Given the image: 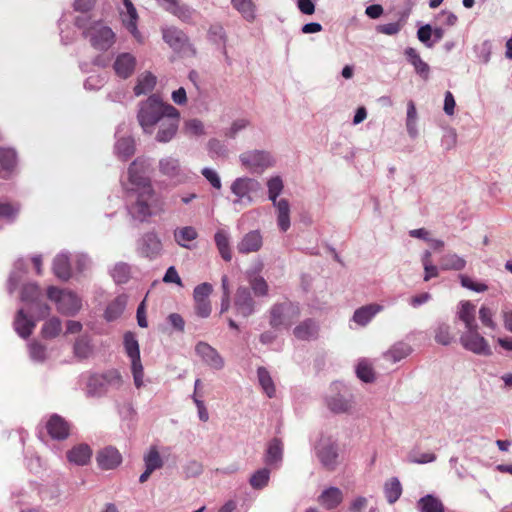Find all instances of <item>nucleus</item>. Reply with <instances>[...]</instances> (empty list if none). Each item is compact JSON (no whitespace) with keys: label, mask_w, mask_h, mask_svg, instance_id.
I'll return each mask as SVG.
<instances>
[{"label":"nucleus","mask_w":512,"mask_h":512,"mask_svg":"<svg viewBox=\"0 0 512 512\" xmlns=\"http://www.w3.org/2000/svg\"><path fill=\"white\" fill-rule=\"evenodd\" d=\"M343 501V492L338 487L325 488L318 496V503L325 509H334Z\"/></svg>","instance_id":"31"},{"label":"nucleus","mask_w":512,"mask_h":512,"mask_svg":"<svg viewBox=\"0 0 512 512\" xmlns=\"http://www.w3.org/2000/svg\"><path fill=\"white\" fill-rule=\"evenodd\" d=\"M456 317L463 323L464 329L478 325L476 322V306L468 300L459 302Z\"/></svg>","instance_id":"29"},{"label":"nucleus","mask_w":512,"mask_h":512,"mask_svg":"<svg viewBox=\"0 0 512 512\" xmlns=\"http://www.w3.org/2000/svg\"><path fill=\"white\" fill-rule=\"evenodd\" d=\"M241 167L252 174H262L276 164L271 152L262 149H250L239 155Z\"/></svg>","instance_id":"7"},{"label":"nucleus","mask_w":512,"mask_h":512,"mask_svg":"<svg viewBox=\"0 0 512 512\" xmlns=\"http://www.w3.org/2000/svg\"><path fill=\"white\" fill-rule=\"evenodd\" d=\"M91 458L92 449L84 443L77 444L67 451V460L73 465L85 466L90 463Z\"/></svg>","instance_id":"26"},{"label":"nucleus","mask_w":512,"mask_h":512,"mask_svg":"<svg viewBox=\"0 0 512 512\" xmlns=\"http://www.w3.org/2000/svg\"><path fill=\"white\" fill-rule=\"evenodd\" d=\"M294 336L299 340H311L317 336L318 325L315 321L307 319L294 328Z\"/></svg>","instance_id":"38"},{"label":"nucleus","mask_w":512,"mask_h":512,"mask_svg":"<svg viewBox=\"0 0 512 512\" xmlns=\"http://www.w3.org/2000/svg\"><path fill=\"white\" fill-rule=\"evenodd\" d=\"M175 242L186 249L193 248V242L198 237V232L193 226L177 227L173 232Z\"/></svg>","instance_id":"32"},{"label":"nucleus","mask_w":512,"mask_h":512,"mask_svg":"<svg viewBox=\"0 0 512 512\" xmlns=\"http://www.w3.org/2000/svg\"><path fill=\"white\" fill-rule=\"evenodd\" d=\"M29 355L33 361L44 362L47 358L46 346L39 342H32L29 345Z\"/></svg>","instance_id":"60"},{"label":"nucleus","mask_w":512,"mask_h":512,"mask_svg":"<svg viewBox=\"0 0 512 512\" xmlns=\"http://www.w3.org/2000/svg\"><path fill=\"white\" fill-rule=\"evenodd\" d=\"M171 113H174V106L164 103L157 95H151L139 104L137 120L145 134H153L157 123Z\"/></svg>","instance_id":"2"},{"label":"nucleus","mask_w":512,"mask_h":512,"mask_svg":"<svg viewBox=\"0 0 512 512\" xmlns=\"http://www.w3.org/2000/svg\"><path fill=\"white\" fill-rule=\"evenodd\" d=\"M41 292L36 284H27L21 292V300L29 312L35 313L39 318L50 314V307L40 301Z\"/></svg>","instance_id":"13"},{"label":"nucleus","mask_w":512,"mask_h":512,"mask_svg":"<svg viewBox=\"0 0 512 512\" xmlns=\"http://www.w3.org/2000/svg\"><path fill=\"white\" fill-rule=\"evenodd\" d=\"M29 310L24 306L17 311L14 328L19 336L27 338L36 326L35 320L28 316Z\"/></svg>","instance_id":"28"},{"label":"nucleus","mask_w":512,"mask_h":512,"mask_svg":"<svg viewBox=\"0 0 512 512\" xmlns=\"http://www.w3.org/2000/svg\"><path fill=\"white\" fill-rule=\"evenodd\" d=\"M262 191L261 183L252 177L241 176L230 185L231 203L237 210H242L255 203Z\"/></svg>","instance_id":"3"},{"label":"nucleus","mask_w":512,"mask_h":512,"mask_svg":"<svg viewBox=\"0 0 512 512\" xmlns=\"http://www.w3.org/2000/svg\"><path fill=\"white\" fill-rule=\"evenodd\" d=\"M138 251L142 256L154 259L161 254V240L155 233H147L140 239Z\"/></svg>","instance_id":"24"},{"label":"nucleus","mask_w":512,"mask_h":512,"mask_svg":"<svg viewBox=\"0 0 512 512\" xmlns=\"http://www.w3.org/2000/svg\"><path fill=\"white\" fill-rule=\"evenodd\" d=\"M54 274L62 280H68L71 276L68 256L64 253L58 254L53 262Z\"/></svg>","instance_id":"43"},{"label":"nucleus","mask_w":512,"mask_h":512,"mask_svg":"<svg viewBox=\"0 0 512 512\" xmlns=\"http://www.w3.org/2000/svg\"><path fill=\"white\" fill-rule=\"evenodd\" d=\"M163 40L175 52L181 53L186 56L195 55L196 50L190 42L187 34L177 27H168L163 29Z\"/></svg>","instance_id":"12"},{"label":"nucleus","mask_w":512,"mask_h":512,"mask_svg":"<svg viewBox=\"0 0 512 512\" xmlns=\"http://www.w3.org/2000/svg\"><path fill=\"white\" fill-rule=\"evenodd\" d=\"M459 342L465 350L475 355L486 357L492 355L491 346L480 333L478 325L464 329L459 337Z\"/></svg>","instance_id":"10"},{"label":"nucleus","mask_w":512,"mask_h":512,"mask_svg":"<svg viewBox=\"0 0 512 512\" xmlns=\"http://www.w3.org/2000/svg\"><path fill=\"white\" fill-rule=\"evenodd\" d=\"M263 246V236L259 230H252L244 234L237 243V251L240 254L258 252Z\"/></svg>","instance_id":"25"},{"label":"nucleus","mask_w":512,"mask_h":512,"mask_svg":"<svg viewBox=\"0 0 512 512\" xmlns=\"http://www.w3.org/2000/svg\"><path fill=\"white\" fill-rule=\"evenodd\" d=\"M434 340L440 345H450L454 341V333L449 323L439 321L433 329Z\"/></svg>","instance_id":"36"},{"label":"nucleus","mask_w":512,"mask_h":512,"mask_svg":"<svg viewBox=\"0 0 512 512\" xmlns=\"http://www.w3.org/2000/svg\"><path fill=\"white\" fill-rule=\"evenodd\" d=\"M127 305V297L125 295L118 296L109 304L105 311V317L108 321H112L119 317Z\"/></svg>","instance_id":"53"},{"label":"nucleus","mask_w":512,"mask_h":512,"mask_svg":"<svg viewBox=\"0 0 512 512\" xmlns=\"http://www.w3.org/2000/svg\"><path fill=\"white\" fill-rule=\"evenodd\" d=\"M160 173L175 184L185 183L189 179V172L183 168L179 159L167 156L159 160Z\"/></svg>","instance_id":"15"},{"label":"nucleus","mask_w":512,"mask_h":512,"mask_svg":"<svg viewBox=\"0 0 512 512\" xmlns=\"http://www.w3.org/2000/svg\"><path fill=\"white\" fill-rule=\"evenodd\" d=\"M404 55L413 66L415 73L423 80H428L430 77V66L421 58L419 52L415 48L408 47L404 50Z\"/></svg>","instance_id":"27"},{"label":"nucleus","mask_w":512,"mask_h":512,"mask_svg":"<svg viewBox=\"0 0 512 512\" xmlns=\"http://www.w3.org/2000/svg\"><path fill=\"white\" fill-rule=\"evenodd\" d=\"M314 453L327 471H334L340 464V448L337 439L332 435L321 434L314 444Z\"/></svg>","instance_id":"4"},{"label":"nucleus","mask_w":512,"mask_h":512,"mask_svg":"<svg viewBox=\"0 0 512 512\" xmlns=\"http://www.w3.org/2000/svg\"><path fill=\"white\" fill-rule=\"evenodd\" d=\"M356 373L364 382H371L374 380V372L371 363L366 359H362L358 362Z\"/></svg>","instance_id":"59"},{"label":"nucleus","mask_w":512,"mask_h":512,"mask_svg":"<svg viewBox=\"0 0 512 512\" xmlns=\"http://www.w3.org/2000/svg\"><path fill=\"white\" fill-rule=\"evenodd\" d=\"M62 333V321L57 316L49 317L41 328V335L44 339H54Z\"/></svg>","instance_id":"40"},{"label":"nucleus","mask_w":512,"mask_h":512,"mask_svg":"<svg viewBox=\"0 0 512 512\" xmlns=\"http://www.w3.org/2000/svg\"><path fill=\"white\" fill-rule=\"evenodd\" d=\"M300 314L298 305L292 302H283L272 307L270 324L274 328L289 327Z\"/></svg>","instance_id":"11"},{"label":"nucleus","mask_w":512,"mask_h":512,"mask_svg":"<svg viewBox=\"0 0 512 512\" xmlns=\"http://www.w3.org/2000/svg\"><path fill=\"white\" fill-rule=\"evenodd\" d=\"M195 353L211 369L219 371L225 366L224 358L214 347L206 342H198L195 346Z\"/></svg>","instance_id":"18"},{"label":"nucleus","mask_w":512,"mask_h":512,"mask_svg":"<svg viewBox=\"0 0 512 512\" xmlns=\"http://www.w3.org/2000/svg\"><path fill=\"white\" fill-rule=\"evenodd\" d=\"M383 310L380 304H369L355 310L352 321L359 326H366L379 312Z\"/></svg>","instance_id":"33"},{"label":"nucleus","mask_w":512,"mask_h":512,"mask_svg":"<svg viewBox=\"0 0 512 512\" xmlns=\"http://www.w3.org/2000/svg\"><path fill=\"white\" fill-rule=\"evenodd\" d=\"M159 7L177 17L180 21L194 25L196 10L181 0H156Z\"/></svg>","instance_id":"16"},{"label":"nucleus","mask_w":512,"mask_h":512,"mask_svg":"<svg viewBox=\"0 0 512 512\" xmlns=\"http://www.w3.org/2000/svg\"><path fill=\"white\" fill-rule=\"evenodd\" d=\"M122 454L113 446H107L100 449L96 454V462L102 470H113L122 463Z\"/></svg>","instance_id":"21"},{"label":"nucleus","mask_w":512,"mask_h":512,"mask_svg":"<svg viewBox=\"0 0 512 512\" xmlns=\"http://www.w3.org/2000/svg\"><path fill=\"white\" fill-rule=\"evenodd\" d=\"M250 125L251 121L248 118L235 119L231 123V125L226 129L225 136L230 139H234L240 132L250 127Z\"/></svg>","instance_id":"58"},{"label":"nucleus","mask_w":512,"mask_h":512,"mask_svg":"<svg viewBox=\"0 0 512 512\" xmlns=\"http://www.w3.org/2000/svg\"><path fill=\"white\" fill-rule=\"evenodd\" d=\"M263 269V262L257 260L253 267L246 271L248 283L255 296L264 297L268 295L269 286L267 281L259 275Z\"/></svg>","instance_id":"20"},{"label":"nucleus","mask_w":512,"mask_h":512,"mask_svg":"<svg viewBox=\"0 0 512 512\" xmlns=\"http://www.w3.org/2000/svg\"><path fill=\"white\" fill-rule=\"evenodd\" d=\"M231 5L247 22L256 20L257 7L253 0H231Z\"/></svg>","instance_id":"34"},{"label":"nucleus","mask_w":512,"mask_h":512,"mask_svg":"<svg viewBox=\"0 0 512 512\" xmlns=\"http://www.w3.org/2000/svg\"><path fill=\"white\" fill-rule=\"evenodd\" d=\"M183 132L188 137H201L206 133L204 123L196 118L184 122Z\"/></svg>","instance_id":"54"},{"label":"nucleus","mask_w":512,"mask_h":512,"mask_svg":"<svg viewBox=\"0 0 512 512\" xmlns=\"http://www.w3.org/2000/svg\"><path fill=\"white\" fill-rule=\"evenodd\" d=\"M91 352L89 340L86 337H80L74 344V354L79 358H86Z\"/></svg>","instance_id":"64"},{"label":"nucleus","mask_w":512,"mask_h":512,"mask_svg":"<svg viewBox=\"0 0 512 512\" xmlns=\"http://www.w3.org/2000/svg\"><path fill=\"white\" fill-rule=\"evenodd\" d=\"M20 212V205L17 203L0 202V218L12 222Z\"/></svg>","instance_id":"57"},{"label":"nucleus","mask_w":512,"mask_h":512,"mask_svg":"<svg viewBox=\"0 0 512 512\" xmlns=\"http://www.w3.org/2000/svg\"><path fill=\"white\" fill-rule=\"evenodd\" d=\"M270 480V471L267 468H262L253 473L250 477L249 483L252 488L260 490L266 487Z\"/></svg>","instance_id":"55"},{"label":"nucleus","mask_w":512,"mask_h":512,"mask_svg":"<svg viewBox=\"0 0 512 512\" xmlns=\"http://www.w3.org/2000/svg\"><path fill=\"white\" fill-rule=\"evenodd\" d=\"M137 66L136 57L129 52H122L116 55L113 62V70L115 74L122 78L127 79L133 75Z\"/></svg>","instance_id":"22"},{"label":"nucleus","mask_w":512,"mask_h":512,"mask_svg":"<svg viewBox=\"0 0 512 512\" xmlns=\"http://www.w3.org/2000/svg\"><path fill=\"white\" fill-rule=\"evenodd\" d=\"M267 192H268V199L271 202H275L277 200H280L279 196L282 194L284 190V181L281 176L274 175L271 176L267 182Z\"/></svg>","instance_id":"48"},{"label":"nucleus","mask_w":512,"mask_h":512,"mask_svg":"<svg viewBox=\"0 0 512 512\" xmlns=\"http://www.w3.org/2000/svg\"><path fill=\"white\" fill-rule=\"evenodd\" d=\"M180 122V112L174 107V113L167 114L159 121L155 129V140L159 143H168L176 135Z\"/></svg>","instance_id":"14"},{"label":"nucleus","mask_w":512,"mask_h":512,"mask_svg":"<svg viewBox=\"0 0 512 512\" xmlns=\"http://www.w3.org/2000/svg\"><path fill=\"white\" fill-rule=\"evenodd\" d=\"M124 348L130 359V370L133 376L134 385L137 389L144 386V367L140 358L138 341L132 332L124 335Z\"/></svg>","instance_id":"8"},{"label":"nucleus","mask_w":512,"mask_h":512,"mask_svg":"<svg viewBox=\"0 0 512 512\" xmlns=\"http://www.w3.org/2000/svg\"><path fill=\"white\" fill-rule=\"evenodd\" d=\"M145 467L149 470H158L163 466V459L157 446H150L143 456Z\"/></svg>","instance_id":"49"},{"label":"nucleus","mask_w":512,"mask_h":512,"mask_svg":"<svg viewBox=\"0 0 512 512\" xmlns=\"http://www.w3.org/2000/svg\"><path fill=\"white\" fill-rule=\"evenodd\" d=\"M84 34L90 44L99 51H107L116 41V34L112 28L102 21L91 23Z\"/></svg>","instance_id":"9"},{"label":"nucleus","mask_w":512,"mask_h":512,"mask_svg":"<svg viewBox=\"0 0 512 512\" xmlns=\"http://www.w3.org/2000/svg\"><path fill=\"white\" fill-rule=\"evenodd\" d=\"M157 83V78L154 74L149 71L141 73L137 77V82L134 87V93L136 96L147 94L151 92Z\"/></svg>","instance_id":"37"},{"label":"nucleus","mask_w":512,"mask_h":512,"mask_svg":"<svg viewBox=\"0 0 512 512\" xmlns=\"http://www.w3.org/2000/svg\"><path fill=\"white\" fill-rule=\"evenodd\" d=\"M327 408L335 414H349L354 411L355 398L352 392L342 383L335 382L325 397Z\"/></svg>","instance_id":"6"},{"label":"nucleus","mask_w":512,"mask_h":512,"mask_svg":"<svg viewBox=\"0 0 512 512\" xmlns=\"http://www.w3.org/2000/svg\"><path fill=\"white\" fill-rule=\"evenodd\" d=\"M116 155L126 160L131 157L135 152V143L131 137H120L115 144Z\"/></svg>","instance_id":"45"},{"label":"nucleus","mask_w":512,"mask_h":512,"mask_svg":"<svg viewBox=\"0 0 512 512\" xmlns=\"http://www.w3.org/2000/svg\"><path fill=\"white\" fill-rule=\"evenodd\" d=\"M234 306L239 315L249 317L255 311V301L250 290L245 286L237 288L234 298Z\"/></svg>","instance_id":"23"},{"label":"nucleus","mask_w":512,"mask_h":512,"mask_svg":"<svg viewBox=\"0 0 512 512\" xmlns=\"http://www.w3.org/2000/svg\"><path fill=\"white\" fill-rule=\"evenodd\" d=\"M384 494L390 504L395 503L402 494V485L398 478L392 477L384 484Z\"/></svg>","instance_id":"47"},{"label":"nucleus","mask_w":512,"mask_h":512,"mask_svg":"<svg viewBox=\"0 0 512 512\" xmlns=\"http://www.w3.org/2000/svg\"><path fill=\"white\" fill-rule=\"evenodd\" d=\"M283 458V443L281 440L274 438L268 444L265 461L272 466H278Z\"/></svg>","instance_id":"39"},{"label":"nucleus","mask_w":512,"mask_h":512,"mask_svg":"<svg viewBox=\"0 0 512 512\" xmlns=\"http://www.w3.org/2000/svg\"><path fill=\"white\" fill-rule=\"evenodd\" d=\"M213 292V286L204 282L197 285L193 291L195 313L201 318H207L211 314L209 296Z\"/></svg>","instance_id":"17"},{"label":"nucleus","mask_w":512,"mask_h":512,"mask_svg":"<svg viewBox=\"0 0 512 512\" xmlns=\"http://www.w3.org/2000/svg\"><path fill=\"white\" fill-rule=\"evenodd\" d=\"M94 381L99 382L100 385L119 388L123 384V377L118 370L111 369L104 372L99 378H95Z\"/></svg>","instance_id":"50"},{"label":"nucleus","mask_w":512,"mask_h":512,"mask_svg":"<svg viewBox=\"0 0 512 512\" xmlns=\"http://www.w3.org/2000/svg\"><path fill=\"white\" fill-rule=\"evenodd\" d=\"M465 266L466 260L455 253H448L441 259V268L443 270L460 271L463 270Z\"/></svg>","instance_id":"52"},{"label":"nucleus","mask_w":512,"mask_h":512,"mask_svg":"<svg viewBox=\"0 0 512 512\" xmlns=\"http://www.w3.org/2000/svg\"><path fill=\"white\" fill-rule=\"evenodd\" d=\"M47 430L55 439H65L69 435L68 423L58 415H53L47 423Z\"/></svg>","instance_id":"35"},{"label":"nucleus","mask_w":512,"mask_h":512,"mask_svg":"<svg viewBox=\"0 0 512 512\" xmlns=\"http://www.w3.org/2000/svg\"><path fill=\"white\" fill-rule=\"evenodd\" d=\"M257 377L263 392L269 398H272L276 393V388L270 373L267 371L266 368L259 367L257 369Z\"/></svg>","instance_id":"46"},{"label":"nucleus","mask_w":512,"mask_h":512,"mask_svg":"<svg viewBox=\"0 0 512 512\" xmlns=\"http://www.w3.org/2000/svg\"><path fill=\"white\" fill-rule=\"evenodd\" d=\"M412 352V348L403 342L394 344L387 352L384 357L386 360L396 363L406 358Z\"/></svg>","instance_id":"42"},{"label":"nucleus","mask_w":512,"mask_h":512,"mask_svg":"<svg viewBox=\"0 0 512 512\" xmlns=\"http://www.w3.org/2000/svg\"><path fill=\"white\" fill-rule=\"evenodd\" d=\"M16 164V154L11 149L0 150V176L7 177Z\"/></svg>","instance_id":"44"},{"label":"nucleus","mask_w":512,"mask_h":512,"mask_svg":"<svg viewBox=\"0 0 512 512\" xmlns=\"http://www.w3.org/2000/svg\"><path fill=\"white\" fill-rule=\"evenodd\" d=\"M111 275L117 283H125L130 275V268L125 263H118L112 269Z\"/></svg>","instance_id":"63"},{"label":"nucleus","mask_w":512,"mask_h":512,"mask_svg":"<svg viewBox=\"0 0 512 512\" xmlns=\"http://www.w3.org/2000/svg\"><path fill=\"white\" fill-rule=\"evenodd\" d=\"M47 298L55 304L56 310L64 316H75L82 309V299L74 291L49 286Z\"/></svg>","instance_id":"5"},{"label":"nucleus","mask_w":512,"mask_h":512,"mask_svg":"<svg viewBox=\"0 0 512 512\" xmlns=\"http://www.w3.org/2000/svg\"><path fill=\"white\" fill-rule=\"evenodd\" d=\"M436 458V455L432 452L417 453L415 451H411L407 457L408 462L413 464L431 463L434 462Z\"/></svg>","instance_id":"61"},{"label":"nucleus","mask_w":512,"mask_h":512,"mask_svg":"<svg viewBox=\"0 0 512 512\" xmlns=\"http://www.w3.org/2000/svg\"><path fill=\"white\" fill-rule=\"evenodd\" d=\"M124 8L120 11L123 25L132 34L135 40L143 43L144 38L137 28L138 13L131 0H122Z\"/></svg>","instance_id":"19"},{"label":"nucleus","mask_w":512,"mask_h":512,"mask_svg":"<svg viewBox=\"0 0 512 512\" xmlns=\"http://www.w3.org/2000/svg\"><path fill=\"white\" fill-rule=\"evenodd\" d=\"M150 167L149 159L138 157L130 164L128 181L124 184V187L132 193L131 196L134 198L129 205V213L138 221H144L150 217L157 202V196L149 178Z\"/></svg>","instance_id":"1"},{"label":"nucleus","mask_w":512,"mask_h":512,"mask_svg":"<svg viewBox=\"0 0 512 512\" xmlns=\"http://www.w3.org/2000/svg\"><path fill=\"white\" fill-rule=\"evenodd\" d=\"M216 247L219 254L225 261H231L232 253L230 249V237L224 230H218L214 236Z\"/></svg>","instance_id":"41"},{"label":"nucleus","mask_w":512,"mask_h":512,"mask_svg":"<svg viewBox=\"0 0 512 512\" xmlns=\"http://www.w3.org/2000/svg\"><path fill=\"white\" fill-rule=\"evenodd\" d=\"M420 512H444L442 502L433 495H426L417 503Z\"/></svg>","instance_id":"51"},{"label":"nucleus","mask_w":512,"mask_h":512,"mask_svg":"<svg viewBox=\"0 0 512 512\" xmlns=\"http://www.w3.org/2000/svg\"><path fill=\"white\" fill-rule=\"evenodd\" d=\"M479 319L482 325L488 329L496 330L498 325L494 319L495 313L492 308L482 305L478 311Z\"/></svg>","instance_id":"56"},{"label":"nucleus","mask_w":512,"mask_h":512,"mask_svg":"<svg viewBox=\"0 0 512 512\" xmlns=\"http://www.w3.org/2000/svg\"><path fill=\"white\" fill-rule=\"evenodd\" d=\"M207 148L210 154L217 157H226L228 149L226 145L219 139L212 138L207 143Z\"/></svg>","instance_id":"62"},{"label":"nucleus","mask_w":512,"mask_h":512,"mask_svg":"<svg viewBox=\"0 0 512 512\" xmlns=\"http://www.w3.org/2000/svg\"><path fill=\"white\" fill-rule=\"evenodd\" d=\"M275 208V214L277 218L278 228L282 232H286L291 226L290 213L291 207L287 199L281 198L275 202H272Z\"/></svg>","instance_id":"30"}]
</instances>
